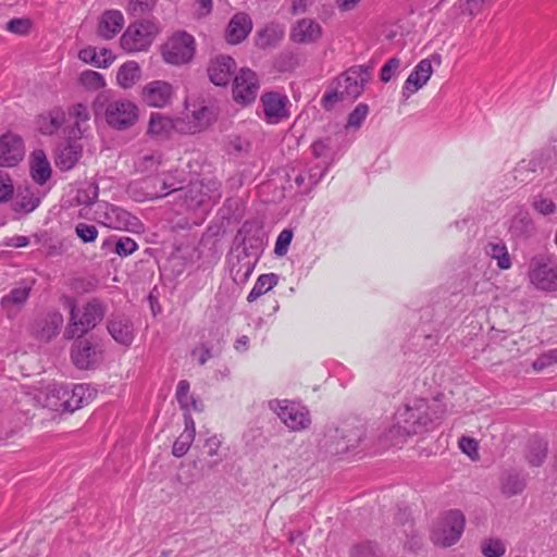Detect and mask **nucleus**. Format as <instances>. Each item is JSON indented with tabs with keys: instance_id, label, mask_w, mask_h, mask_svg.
<instances>
[{
	"instance_id": "f257e3e1",
	"label": "nucleus",
	"mask_w": 557,
	"mask_h": 557,
	"mask_svg": "<svg viewBox=\"0 0 557 557\" xmlns=\"http://www.w3.org/2000/svg\"><path fill=\"white\" fill-rule=\"evenodd\" d=\"M445 412V406L441 400L428 401L417 398L399 408L395 419L400 423L401 434L414 435L432 430L443 419Z\"/></svg>"
},
{
	"instance_id": "f03ea898",
	"label": "nucleus",
	"mask_w": 557,
	"mask_h": 557,
	"mask_svg": "<svg viewBox=\"0 0 557 557\" xmlns=\"http://www.w3.org/2000/svg\"><path fill=\"white\" fill-rule=\"evenodd\" d=\"M67 304L70 318L64 331L66 339L82 338L102 321L106 313L103 305L97 299H91L82 307L73 299H67Z\"/></svg>"
},
{
	"instance_id": "7ed1b4c3",
	"label": "nucleus",
	"mask_w": 557,
	"mask_h": 557,
	"mask_svg": "<svg viewBox=\"0 0 557 557\" xmlns=\"http://www.w3.org/2000/svg\"><path fill=\"white\" fill-rule=\"evenodd\" d=\"M370 76L367 67L351 66L337 77L334 89L323 96L324 107L329 108L337 101L356 100L363 92Z\"/></svg>"
},
{
	"instance_id": "20e7f679",
	"label": "nucleus",
	"mask_w": 557,
	"mask_h": 557,
	"mask_svg": "<svg viewBox=\"0 0 557 557\" xmlns=\"http://www.w3.org/2000/svg\"><path fill=\"white\" fill-rule=\"evenodd\" d=\"M95 114H101L107 124L117 131L132 127L138 120L139 109L131 100L125 98L104 99L100 98L94 104Z\"/></svg>"
},
{
	"instance_id": "39448f33",
	"label": "nucleus",
	"mask_w": 557,
	"mask_h": 557,
	"mask_svg": "<svg viewBox=\"0 0 557 557\" xmlns=\"http://www.w3.org/2000/svg\"><path fill=\"white\" fill-rule=\"evenodd\" d=\"M466 525V518L459 510H448L436 519L431 529L430 539L440 547H449L456 544Z\"/></svg>"
},
{
	"instance_id": "423d86ee",
	"label": "nucleus",
	"mask_w": 557,
	"mask_h": 557,
	"mask_svg": "<svg viewBox=\"0 0 557 557\" xmlns=\"http://www.w3.org/2000/svg\"><path fill=\"white\" fill-rule=\"evenodd\" d=\"M95 220L110 228L139 233L144 230L140 220L121 207L99 202L95 209Z\"/></svg>"
},
{
	"instance_id": "0eeeda50",
	"label": "nucleus",
	"mask_w": 557,
	"mask_h": 557,
	"mask_svg": "<svg viewBox=\"0 0 557 557\" xmlns=\"http://www.w3.org/2000/svg\"><path fill=\"white\" fill-rule=\"evenodd\" d=\"M269 408L273 410L281 421L292 431H302L311 423L309 410L295 401L287 399L269 401Z\"/></svg>"
},
{
	"instance_id": "6e6552de",
	"label": "nucleus",
	"mask_w": 557,
	"mask_h": 557,
	"mask_svg": "<svg viewBox=\"0 0 557 557\" xmlns=\"http://www.w3.org/2000/svg\"><path fill=\"white\" fill-rule=\"evenodd\" d=\"M158 26L150 21L131 24L121 37V47L126 52L147 50L158 33Z\"/></svg>"
},
{
	"instance_id": "1a4fd4ad",
	"label": "nucleus",
	"mask_w": 557,
	"mask_h": 557,
	"mask_svg": "<svg viewBox=\"0 0 557 557\" xmlns=\"http://www.w3.org/2000/svg\"><path fill=\"white\" fill-rule=\"evenodd\" d=\"M195 39L186 32L174 34L163 46V60L173 65L188 63L195 54Z\"/></svg>"
},
{
	"instance_id": "9d476101",
	"label": "nucleus",
	"mask_w": 557,
	"mask_h": 557,
	"mask_svg": "<svg viewBox=\"0 0 557 557\" xmlns=\"http://www.w3.org/2000/svg\"><path fill=\"white\" fill-rule=\"evenodd\" d=\"M221 198L220 183L214 180L191 182L184 194L187 209L195 210Z\"/></svg>"
},
{
	"instance_id": "9b49d317",
	"label": "nucleus",
	"mask_w": 557,
	"mask_h": 557,
	"mask_svg": "<svg viewBox=\"0 0 557 557\" xmlns=\"http://www.w3.org/2000/svg\"><path fill=\"white\" fill-rule=\"evenodd\" d=\"M173 133L195 134L194 124H185V119H172L162 113H151L147 134L158 139L169 138Z\"/></svg>"
},
{
	"instance_id": "f8f14e48",
	"label": "nucleus",
	"mask_w": 557,
	"mask_h": 557,
	"mask_svg": "<svg viewBox=\"0 0 557 557\" xmlns=\"http://www.w3.org/2000/svg\"><path fill=\"white\" fill-rule=\"evenodd\" d=\"M528 276L530 283L540 290H557V269L549 264L545 256H535L531 259Z\"/></svg>"
},
{
	"instance_id": "ddd939ff",
	"label": "nucleus",
	"mask_w": 557,
	"mask_h": 557,
	"mask_svg": "<svg viewBox=\"0 0 557 557\" xmlns=\"http://www.w3.org/2000/svg\"><path fill=\"white\" fill-rule=\"evenodd\" d=\"M263 119L268 124H278L289 116L288 108L289 100L286 95L277 91H269L260 98Z\"/></svg>"
},
{
	"instance_id": "4468645a",
	"label": "nucleus",
	"mask_w": 557,
	"mask_h": 557,
	"mask_svg": "<svg viewBox=\"0 0 557 557\" xmlns=\"http://www.w3.org/2000/svg\"><path fill=\"white\" fill-rule=\"evenodd\" d=\"M259 91V79L256 73L249 69H243L234 77L233 97L242 104H249L256 100Z\"/></svg>"
},
{
	"instance_id": "2eb2a0df",
	"label": "nucleus",
	"mask_w": 557,
	"mask_h": 557,
	"mask_svg": "<svg viewBox=\"0 0 557 557\" xmlns=\"http://www.w3.org/2000/svg\"><path fill=\"white\" fill-rule=\"evenodd\" d=\"M174 94L175 89L169 82L152 81L143 87L140 96L148 107L164 108L171 104Z\"/></svg>"
},
{
	"instance_id": "dca6fc26",
	"label": "nucleus",
	"mask_w": 557,
	"mask_h": 557,
	"mask_svg": "<svg viewBox=\"0 0 557 557\" xmlns=\"http://www.w3.org/2000/svg\"><path fill=\"white\" fill-rule=\"evenodd\" d=\"M24 152V143L18 135L9 132L0 137V166H15L22 161Z\"/></svg>"
},
{
	"instance_id": "f3484780",
	"label": "nucleus",
	"mask_w": 557,
	"mask_h": 557,
	"mask_svg": "<svg viewBox=\"0 0 557 557\" xmlns=\"http://www.w3.org/2000/svg\"><path fill=\"white\" fill-rule=\"evenodd\" d=\"M323 35V28L313 18L304 17L296 21L289 32V38L298 45H311L318 42Z\"/></svg>"
},
{
	"instance_id": "a211bd4d",
	"label": "nucleus",
	"mask_w": 557,
	"mask_h": 557,
	"mask_svg": "<svg viewBox=\"0 0 557 557\" xmlns=\"http://www.w3.org/2000/svg\"><path fill=\"white\" fill-rule=\"evenodd\" d=\"M71 359L78 369L86 370L98 363L99 352L90 341L78 338L71 348Z\"/></svg>"
},
{
	"instance_id": "6ab92c4d",
	"label": "nucleus",
	"mask_w": 557,
	"mask_h": 557,
	"mask_svg": "<svg viewBox=\"0 0 557 557\" xmlns=\"http://www.w3.org/2000/svg\"><path fill=\"white\" fill-rule=\"evenodd\" d=\"M107 330L113 339L123 345L131 346L135 337L133 322L124 314H112L107 322Z\"/></svg>"
},
{
	"instance_id": "aec40b11",
	"label": "nucleus",
	"mask_w": 557,
	"mask_h": 557,
	"mask_svg": "<svg viewBox=\"0 0 557 557\" xmlns=\"http://www.w3.org/2000/svg\"><path fill=\"white\" fill-rule=\"evenodd\" d=\"M433 67L429 59L421 60L412 70L403 86L401 95L407 100L422 88L432 76Z\"/></svg>"
},
{
	"instance_id": "412c9836",
	"label": "nucleus",
	"mask_w": 557,
	"mask_h": 557,
	"mask_svg": "<svg viewBox=\"0 0 557 557\" xmlns=\"http://www.w3.org/2000/svg\"><path fill=\"white\" fill-rule=\"evenodd\" d=\"M235 61L228 55H218L208 65V76L216 86H226L234 75Z\"/></svg>"
},
{
	"instance_id": "4be33fe9",
	"label": "nucleus",
	"mask_w": 557,
	"mask_h": 557,
	"mask_svg": "<svg viewBox=\"0 0 557 557\" xmlns=\"http://www.w3.org/2000/svg\"><path fill=\"white\" fill-rule=\"evenodd\" d=\"M65 399V411L73 412L89 404L95 397V391L86 384H76L72 388L59 389Z\"/></svg>"
},
{
	"instance_id": "5701e85b",
	"label": "nucleus",
	"mask_w": 557,
	"mask_h": 557,
	"mask_svg": "<svg viewBox=\"0 0 557 557\" xmlns=\"http://www.w3.org/2000/svg\"><path fill=\"white\" fill-rule=\"evenodd\" d=\"M252 29V21L247 13L238 12L228 22L225 39L228 44L237 45L245 40Z\"/></svg>"
},
{
	"instance_id": "b1692460",
	"label": "nucleus",
	"mask_w": 557,
	"mask_h": 557,
	"mask_svg": "<svg viewBox=\"0 0 557 557\" xmlns=\"http://www.w3.org/2000/svg\"><path fill=\"white\" fill-rule=\"evenodd\" d=\"M82 154L83 146L75 140H70L58 149L55 165L61 171L72 170L82 158Z\"/></svg>"
},
{
	"instance_id": "393cba45",
	"label": "nucleus",
	"mask_w": 557,
	"mask_h": 557,
	"mask_svg": "<svg viewBox=\"0 0 557 557\" xmlns=\"http://www.w3.org/2000/svg\"><path fill=\"white\" fill-rule=\"evenodd\" d=\"M123 26V14L117 10H108L101 15L99 20L98 34L100 37L108 40L120 33Z\"/></svg>"
},
{
	"instance_id": "a878e982",
	"label": "nucleus",
	"mask_w": 557,
	"mask_h": 557,
	"mask_svg": "<svg viewBox=\"0 0 557 557\" xmlns=\"http://www.w3.org/2000/svg\"><path fill=\"white\" fill-rule=\"evenodd\" d=\"M29 170L33 181L39 185H45L51 178V165L42 150L32 153Z\"/></svg>"
},
{
	"instance_id": "bb28decb",
	"label": "nucleus",
	"mask_w": 557,
	"mask_h": 557,
	"mask_svg": "<svg viewBox=\"0 0 557 557\" xmlns=\"http://www.w3.org/2000/svg\"><path fill=\"white\" fill-rule=\"evenodd\" d=\"M66 121V113L61 108L40 114L37 117V128L44 135H52L58 132Z\"/></svg>"
},
{
	"instance_id": "cd10ccee",
	"label": "nucleus",
	"mask_w": 557,
	"mask_h": 557,
	"mask_svg": "<svg viewBox=\"0 0 557 557\" xmlns=\"http://www.w3.org/2000/svg\"><path fill=\"white\" fill-rule=\"evenodd\" d=\"M63 325V315L58 312H49L47 315L37 323L35 333L36 336L41 339L49 342L51 338L59 334L61 326Z\"/></svg>"
},
{
	"instance_id": "c85d7f7f",
	"label": "nucleus",
	"mask_w": 557,
	"mask_h": 557,
	"mask_svg": "<svg viewBox=\"0 0 557 557\" xmlns=\"http://www.w3.org/2000/svg\"><path fill=\"white\" fill-rule=\"evenodd\" d=\"M284 34L282 24L271 22L258 32L257 46L262 49L274 47L283 39Z\"/></svg>"
},
{
	"instance_id": "c756f323",
	"label": "nucleus",
	"mask_w": 557,
	"mask_h": 557,
	"mask_svg": "<svg viewBox=\"0 0 557 557\" xmlns=\"http://www.w3.org/2000/svg\"><path fill=\"white\" fill-rule=\"evenodd\" d=\"M41 196L30 186L18 187L14 200V210L23 212L34 211L40 203Z\"/></svg>"
},
{
	"instance_id": "7c9ffc66",
	"label": "nucleus",
	"mask_w": 557,
	"mask_h": 557,
	"mask_svg": "<svg viewBox=\"0 0 557 557\" xmlns=\"http://www.w3.org/2000/svg\"><path fill=\"white\" fill-rule=\"evenodd\" d=\"M141 77V70L136 61L123 63L116 73V83L123 89L132 88Z\"/></svg>"
},
{
	"instance_id": "2f4dec72",
	"label": "nucleus",
	"mask_w": 557,
	"mask_h": 557,
	"mask_svg": "<svg viewBox=\"0 0 557 557\" xmlns=\"http://www.w3.org/2000/svg\"><path fill=\"white\" fill-rule=\"evenodd\" d=\"M59 389H65V386L53 383L46 387L39 396L44 407L54 411H65V399L61 396Z\"/></svg>"
},
{
	"instance_id": "473e14b6",
	"label": "nucleus",
	"mask_w": 557,
	"mask_h": 557,
	"mask_svg": "<svg viewBox=\"0 0 557 557\" xmlns=\"http://www.w3.org/2000/svg\"><path fill=\"white\" fill-rule=\"evenodd\" d=\"M33 288V281H22L18 286L14 287L8 295L1 299L3 308L10 306H22L26 302L29 297V293Z\"/></svg>"
},
{
	"instance_id": "72a5a7b5",
	"label": "nucleus",
	"mask_w": 557,
	"mask_h": 557,
	"mask_svg": "<svg viewBox=\"0 0 557 557\" xmlns=\"http://www.w3.org/2000/svg\"><path fill=\"white\" fill-rule=\"evenodd\" d=\"M190 384L187 380H181L176 388V400L184 411H201L202 405L189 394Z\"/></svg>"
},
{
	"instance_id": "f704fd0d",
	"label": "nucleus",
	"mask_w": 557,
	"mask_h": 557,
	"mask_svg": "<svg viewBox=\"0 0 557 557\" xmlns=\"http://www.w3.org/2000/svg\"><path fill=\"white\" fill-rule=\"evenodd\" d=\"M342 437L344 440V445H337L336 447L331 449L332 454L339 455L345 454L348 450L357 447L363 437V431L361 428H343L342 429Z\"/></svg>"
},
{
	"instance_id": "c9c22d12",
	"label": "nucleus",
	"mask_w": 557,
	"mask_h": 557,
	"mask_svg": "<svg viewBox=\"0 0 557 557\" xmlns=\"http://www.w3.org/2000/svg\"><path fill=\"white\" fill-rule=\"evenodd\" d=\"M278 283V276L274 273L261 274L247 296L248 302L256 301L259 297L271 290Z\"/></svg>"
},
{
	"instance_id": "e433bc0d",
	"label": "nucleus",
	"mask_w": 557,
	"mask_h": 557,
	"mask_svg": "<svg viewBox=\"0 0 557 557\" xmlns=\"http://www.w3.org/2000/svg\"><path fill=\"white\" fill-rule=\"evenodd\" d=\"M486 253L497 261V265L502 270H507L511 267L510 256L507 247L503 243H490L486 246Z\"/></svg>"
},
{
	"instance_id": "4c0bfd02",
	"label": "nucleus",
	"mask_w": 557,
	"mask_h": 557,
	"mask_svg": "<svg viewBox=\"0 0 557 557\" xmlns=\"http://www.w3.org/2000/svg\"><path fill=\"white\" fill-rule=\"evenodd\" d=\"M69 115L74 119L73 135L83 136L85 129L82 128V124L87 123L90 119L88 108L83 103H76L70 109Z\"/></svg>"
},
{
	"instance_id": "58836bf2",
	"label": "nucleus",
	"mask_w": 557,
	"mask_h": 557,
	"mask_svg": "<svg viewBox=\"0 0 557 557\" xmlns=\"http://www.w3.org/2000/svg\"><path fill=\"white\" fill-rule=\"evenodd\" d=\"M162 163V154L159 151L140 157L136 161V169L141 173H153Z\"/></svg>"
},
{
	"instance_id": "ea45409f",
	"label": "nucleus",
	"mask_w": 557,
	"mask_h": 557,
	"mask_svg": "<svg viewBox=\"0 0 557 557\" xmlns=\"http://www.w3.org/2000/svg\"><path fill=\"white\" fill-rule=\"evenodd\" d=\"M211 120L212 111L207 107H201L200 109L193 111L191 115L185 119V124H194L196 133L207 127Z\"/></svg>"
},
{
	"instance_id": "a19ab883",
	"label": "nucleus",
	"mask_w": 557,
	"mask_h": 557,
	"mask_svg": "<svg viewBox=\"0 0 557 557\" xmlns=\"http://www.w3.org/2000/svg\"><path fill=\"white\" fill-rule=\"evenodd\" d=\"M547 454V445L542 441H533L529 445L527 459L530 465L539 467L543 463Z\"/></svg>"
},
{
	"instance_id": "79ce46f5",
	"label": "nucleus",
	"mask_w": 557,
	"mask_h": 557,
	"mask_svg": "<svg viewBox=\"0 0 557 557\" xmlns=\"http://www.w3.org/2000/svg\"><path fill=\"white\" fill-rule=\"evenodd\" d=\"M481 553L484 557H503L506 545L500 539L490 537L481 543Z\"/></svg>"
},
{
	"instance_id": "37998d69",
	"label": "nucleus",
	"mask_w": 557,
	"mask_h": 557,
	"mask_svg": "<svg viewBox=\"0 0 557 557\" xmlns=\"http://www.w3.org/2000/svg\"><path fill=\"white\" fill-rule=\"evenodd\" d=\"M81 84L91 90H98L106 85L103 76L91 70L84 71L79 76Z\"/></svg>"
},
{
	"instance_id": "c03bdc74",
	"label": "nucleus",
	"mask_w": 557,
	"mask_h": 557,
	"mask_svg": "<svg viewBox=\"0 0 557 557\" xmlns=\"http://www.w3.org/2000/svg\"><path fill=\"white\" fill-rule=\"evenodd\" d=\"M78 57L85 63H91L98 67H108L111 64L110 59H101L92 47L82 49Z\"/></svg>"
},
{
	"instance_id": "a18cd8bd",
	"label": "nucleus",
	"mask_w": 557,
	"mask_h": 557,
	"mask_svg": "<svg viewBox=\"0 0 557 557\" xmlns=\"http://www.w3.org/2000/svg\"><path fill=\"white\" fill-rule=\"evenodd\" d=\"M194 440L195 436L190 435V433L182 432L173 444L172 454L177 458L185 456L189 450Z\"/></svg>"
},
{
	"instance_id": "49530a36",
	"label": "nucleus",
	"mask_w": 557,
	"mask_h": 557,
	"mask_svg": "<svg viewBox=\"0 0 557 557\" xmlns=\"http://www.w3.org/2000/svg\"><path fill=\"white\" fill-rule=\"evenodd\" d=\"M524 488V482L515 474H509L502 484V491L507 496H513L521 493Z\"/></svg>"
},
{
	"instance_id": "de8ad7c7",
	"label": "nucleus",
	"mask_w": 557,
	"mask_h": 557,
	"mask_svg": "<svg viewBox=\"0 0 557 557\" xmlns=\"http://www.w3.org/2000/svg\"><path fill=\"white\" fill-rule=\"evenodd\" d=\"M399 426H400L399 421H396V419L394 418V424L384 434V440L388 445H391V446L400 445L407 440L408 436H411V434H401Z\"/></svg>"
},
{
	"instance_id": "09e8293b",
	"label": "nucleus",
	"mask_w": 557,
	"mask_h": 557,
	"mask_svg": "<svg viewBox=\"0 0 557 557\" xmlns=\"http://www.w3.org/2000/svg\"><path fill=\"white\" fill-rule=\"evenodd\" d=\"M75 233L84 243H94L98 237V230L95 225L79 222L75 226Z\"/></svg>"
},
{
	"instance_id": "8fccbe9b",
	"label": "nucleus",
	"mask_w": 557,
	"mask_h": 557,
	"mask_svg": "<svg viewBox=\"0 0 557 557\" xmlns=\"http://www.w3.org/2000/svg\"><path fill=\"white\" fill-rule=\"evenodd\" d=\"M293 239V232L290 230H283L275 242L274 252L276 256L283 257L287 253L289 244Z\"/></svg>"
},
{
	"instance_id": "3c124183",
	"label": "nucleus",
	"mask_w": 557,
	"mask_h": 557,
	"mask_svg": "<svg viewBox=\"0 0 557 557\" xmlns=\"http://www.w3.org/2000/svg\"><path fill=\"white\" fill-rule=\"evenodd\" d=\"M154 4V0H129L127 12L134 16H140L150 11Z\"/></svg>"
},
{
	"instance_id": "603ef678",
	"label": "nucleus",
	"mask_w": 557,
	"mask_h": 557,
	"mask_svg": "<svg viewBox=\"0 0 557 557\" xmlns=\"http://www.w3.org/2000/svg\"><path fill=\"white\" fill-rule=\"evenodd\" d=\"M369 113V107L364 103H359L354 111L348 115L347 125L359 127L366 120Z\"/></svg>"
},
{
	"instance_id": "864d4df0",
	"label": "nucleus",
	"mask_w": 557,
	"mask_h": 557,
	"mask_svg": "<svg viewBox=\"0 0 557 557\" xmlns=\"http://www.w3.org/2000/svg\"><path fill=\"white\" fill-rule=\"evenodd\" d=\"M554 363H557V349H550L541 355L536 360H534L532 367L535 371H542Z\"/></svg>"
},
{
	"instance_id": "5fc2aeb1",
	"label": "nucleus",
	"mask_w": 557,
	"mask_h": 557,
	"mask_svg": "<svg viewBox=\"0 0 557 557\" xmlns=\"http://www.w3.org/2000/svg\"><path fill=\"white\" fill-rule=\"evenodd\" d=\"M511 228L521 233L529 232L532 228V221L528 212L520 211L515 215L511 222Z\"/></svg>"
},
{
	"instance_id": "6e6d98bb",
	"label": "nucleus",
	"mask_w": 557,
	"mask_h": 557,
	"mask_svg": "<svg viewBox=\"0 0 557 557\" xmlns=\"http://www.w3.org/2000/svg\"><path fill=\"white\" fill-rule=\"evenodd\" d=\"M400 66L397 58L389 59L381 69L380 78L383 83L389 82Z\"/></svg>"
},
{
	"instance_id": "4d7b16f0",
	"label": "nucleus",
	"mask_w": 557,
	"mask_h": 557,
	"mask_svg": "<svg viewBox=\"0 0 557 557\" xmlns=\"http://www.w3.org/2000/svg\"><path fill=\"white\" fill-rule=\"evenodd\" d=\"M138 248L136 242L131 237H121L115 244V252L119 256H128Z\"/></svg>"
},
{
	"instance_id": "13d9d810",
	"label": "nucleus",
	"mask_w": 557,
	"mask_h": 557,
	"mask_svg": "<svg viewBox=\"0 0 557 557\" xmlns=\"http://www.w3.org/2000/svg\"><path fill=\"white\" fill-rule=\"evenodd\" d=\"M5 28L13 34L25 35L30 29V23L27 18H12Z\"/></svg>"
},
{
	"instance_id": "bf43d9fd",
	"label": "nucleus",
	"mask_w": 557,
	"mask_h": 557,
	"mask_svg": "<svg viewBox=\"0 0 557 557\" xmlns=\"http://www.w3.org/2000/svg\"><path fill=\"white\" fill-rule=\"evenodd\" d=\"M191 356L195 357L199 366H205L213 354L207 344L201 343L191 350Z\"/></svg>"
},
{
	"instance_id": "052dcab7",
	"label": "nucleus",
	"mask_w": 557,
	"mask_h": 557,
	"mask_svg": "<svg viewBox=\"0 0 557 557\" xmlns=\"http://www.w3.org/2000/svg\"><path fill=\"white\" fill-rule=\"evenodd\" d=\"M14 194V186L8 175L0 174V202H7Z\"/></svg>"
},
{
	"instance_id": "680f3d73",
	"label": "nucleus",
	"mask_w": 557,
	"mask_h": 557,
	"mask_svg": "<svg viewBox=\"0 0 557 557\" xmlns=\"http://www.w3.org/2000/svg\"><path fill=\"white\" fill-rule=\"evenodd\" d=\"M326 169L327 166L325 161L310 166L308 170L309 185L315 186L324 176Z\"/></svg>"
},
{
	"instance_id": "e2e57ef3",
	"label": "nucleus",
	"mask_w": 557,
	"mask_h": 557,
	"mask_svg": "<svg viewBox=\"0 0 557 557\" xmlns=\"http://www.w3.org/2000/svg\"><path fill=\"white\" fill-rule=\"evenodd\" d=\"M533 208L543 215H548L555 212L556 206L553 200L547 198H536L533 201Z\"/></svg>"
},
{
	"instance_id": "0e129e2a",
	"label": "nucleus",
	"mask_w": 557,
	"mask_h": 557,
	"mask_svg": "<svg viewBox=\"0 0 557 557\" xmlns=\"http://www.w3.org/2000/svg\"><path fill=\"white\" fill-rule=\"evenodd\" d=\"M459 448L462 453L472 459L478 457V442L470 437H461L459 441Z\"/></svg>"
},
{
	"instance_id": "69168bd1",
	"label": "nucleus",
	"mask_w": 557,
	"mask_h": 557,
	"mask_svg": "<svg viewBox=\"0 0 557 557\" xmlns=\"http://www.w3.org/2000/svg\"><path fill=\"white\" fill-rule=\"evenodd\" d=\"M312 154L317 159H323L326 162L330 152V146L325 140H317L311 145Z\"/></svg>"
},
{
	"instance_id": "338daca9",
	"label": "nucleus",
	"mask_w": 557,
	"mask_h": 557,
	"mask_svg": "<svg viewBox=\"0 0 557 557\" xmlns=\"http://www.w3.org/2000/svg\"><path fill=\"white\" fill-rule=\"evenodd\" d=\"M195 4H196V14L198 17H206L212 12V9H213L212 0H195Z\"/></svg>"
},
{
	"instance_id": "774afa93",
	"label": "nucleus",
	"mask_w": 557,
	"mask_h": 557,
	"mask_svg": "<svg viewBox=\"0 0 557 557\" xmlns=\"http://www.w3.org/2000/svg\"><path fill=\"white\" fill-rule=\"evenodd\" d=\"M355 557H379L376 548L371 544L356 546L354 549Z\"/></svg>"
}]
</instances>
